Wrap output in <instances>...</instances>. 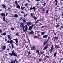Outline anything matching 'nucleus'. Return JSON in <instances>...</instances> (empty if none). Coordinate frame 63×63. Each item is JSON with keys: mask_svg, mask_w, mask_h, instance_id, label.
Listing matches in <instances>:
<instances>
[{"mask_svg": "<svg viewBox=\"0 0 63 63\" xmlns=\"http://www.w3.org/2000/svg\"><path fill=\"white\" fill-rule=\"evenodd\" d=\"M5 13L4 12L3 13H1L0 14V15L1 16H2L3 17L2 19L3 21H4L5 22H6V21L5 20Z\"/></svg>", "mask_w": 63, "mask_h": 63, "instance_id": "nucleus-1", "label": "nucleus"}, {"mask_svg": "<svg viewBox=\"0 0 63 63\" xmlns=\"http://www.w3.org/2000/svg\"><path fill=\"white\" fill-rule=\"evenodd\" d=\"M26 27V28H25ZM25 28V29L23 31L24 32H25V31H27V30H28V26H27V25H25V26H23L22 28V29H24V28Z\"/></svg>", "mask_w": 63, "mask_h": 63, "instance_id": "nucleus-2", "label": "nucleus"}, {"mask_svg": "<svg viewBox=\"0 0 63 63\" xmlns=\"http://www.w3.org/2000/svg\"><path fill=\"white\" fill-rule=\"evenodd\" d=\"M16 53L15 52V51L14 50H13L12 51V53H9V55L10 56H14V55Z\"/></svg>", "mask_w": 63, "mask_h": 63, "instance_id": "nucleus-3", "label": "nucleus"}, {"mask_svg": "<svg viewBox=\"0 0 63 63\" xmlns=\"http://www.w3.org/2000/svg\"><path fill=\"white\" fill-rule=\"evenodd\" d=\"M34 25L33 24L31 26H29V30H31L32 29H33V28L34 27Z\"/></svg>", "mask_w": 63, "mask_h": 63, "instance_id": "nucleus-4", "label": "nucleus"}, {"mask_svg": "<svg viewBox=\"0 0 63 63\" xmlns=\"http://www.w3.org/2000/svg\"><path fill=\"white\" fill-rule=\"evenodd\" d=\"M11 61L9 62V63H15V62L16 63H17V62H18V61H17V60L16 59H15V60L14 61H13V60L12 59Z\"/></svg>", "mask_w": 63, "mask_h": 63, "instance_id": "nucleus-5", "label": "nucleus"}, {"mask_svg": "<svg viewBox=\"0 0 63 63\" xmlns=\"http://www.w3.org/2000/svg\"><path fill=\"white\" fill-rule=\"evenodd\" d=\"M34 31H33V30H31V32H28V34H29V35H32V34H34Z\"/></svg>", "mask_w": 63, "mask_h": 63, "instance_id": "nucleus-6", "label": "nucleus"}, {"mask_svg": "<svg viewBox=\"0 0 63 63\" xmlns=\"http://www.w3.org/2000/svg\"><path fill=\"white\" fill-rule=\"evenodd\" d=\"M13 40L16 41V43H17L16 44V45L17 46L18 45V39L17 38H16V39H13Z\"/></svg>", "mask_w": 63, "mask_h": 63, "instance_id": "nucleus-7", "label": "nucleus"}, {"mask_svg": "<svg viewBox=\"0 0 63 63\" xmlns=\"http://www.w3.org/2000/svg\"><path fill=\"white\" fill-rule=\"evenodd\" d=\"M13 40H11L10 41V45L11 46H12V48H14V45H13Z\"/></svg>", "mask_w": 63, "mask_h": 63, "instance_id": "nucleus-8", "label": "nucleus"}, {"mask_svg": "<svg viewBox=\"0 0 63 63\" xmlns=\"http://www.w3.org/2000/svg\"><path fill=\"white\" fill-rule=\"evenodd\" d=\"M6 47L5 46H3L2 47V50H1V51H3V50H5L6 49Z\"/></svg>", "mask_w": 63, "mask_h": 63, "instance_id": "nucleus-9", "label": "nucleus"}, {"mask_svg": "<svg viewBox=\"0 0 63 63\" xmlns=\"http://www.w3.org/2000/svg\"><path fill=\"white\" fill-rule=\"evenodd\" d=\"M34 10V11H36V8L34 7L32 8V7L31 6L30 9V10Z\"/></svg>", "mask_w": 63, "mask_h": 63, "instance_id": "nucleus-10", "label": "nucleus"}, {"mask_svg": "<svg viewBox=\"0 0 63 63\" xmlns=\"http://www.w3.org/2000/svg\"><path fill=\"white\" fill-rule=\"evenodd\" d=\"M8 38L9 40H11L12 39V37H11V34L8 36Z\"/></svg>", "mask_w": 63, "mask_h": 63, "instance_id": "nucleus-11", "label": "nucleus"}, {"mask_svg": "<svg viewBox=\"0 0 63 63\" xmlns=\"http://www.w3.org/2000/svg\"><path fill=\"white\" fill-rule=\"evenodd\" d=\"M53 45H52L51 46V49H50V53H52V51L53 50Z\"/></svg>", "mask_w": 63, "mask_h": 63, "instance_id": "nucleus-12", "label": "nucleus"}, {"mask_svg": "<svg viewBox=\"0 0 63 63\" xmlns=\"http://www.w3.org/2000/svg\"><path fill=\"white\" fill-rule=\"evenodd\" d=\"M32 25V23L31 22H28L27 23V26H30Z\"/></svg>", "mask_w": 63, "mask_h": 63, "instance_id": "nucleus-13", "label": "nucleus"}, {"mask_svg": "<svg viewBox=\"0 0 63 63\" xmlns=\"http://www.w3.org/2000/svg\"><path fill=\"white\" fill-rule=\"evenodd\" d=\"M31 48L32 50H35L36 49V47L35 46H33Z\"/></svg>", "mask_w": 63, "mask_h": 63, "instance_id": "nucleus-14", "label": "nucleus"}, {"mask_svg": "<svg viewBox=\"0 0 63 63\" xmlns=\"http://www.w3.org/2000/svg\"><path fill=\"white\" fill-rule=\"evenodd\" d=\"M1 5L2 6L3 8H4V9H5V8H6V6L4 4H1Z\"/></svg>", "mask_w": 63, "mask_h": 63, "instance_id": "nucleus-15", "label": "nucleus"}, {"mask_svg": "<svg viewBox=\"0 0 63 63\" xmlns=\"http://www.w3.org/2000/svg\"><path fill=\"white\" fill-rule=\"evenodd\" d=\"M41 9L43 11V12H45L46 11V9H45V8H44L43 7H42L41 8Z\"/></svg>", "mask_w": 63, "mask_h": 63, "instance_id": "nucleus-16", "label": "nucleus"}, {"mask_svg": "<svg viewBox=\"0 0 63 63\" xmlns=\"http://www.w3.org/2000/svg\"><path fill=\"white\" fill-rule=\"evenodd\" d=\"M20 24H21L20 25V27H23V23L21 22Z\"/></svg>", "mask_w": 63, "mask_h": 63, "instance_id": "nucleus-17", "label": "nucleus"}, {"mask_svg": "<svg viewBox=\"0 0 63 63\" xmlns=\"http://www.w3.org/2000/svg\"><path fill=\"white\" fill-rule=\"evenodd\" d=\"M47 35H45L43 36V38H47Z\"/></svg>", "mask_w": 63, "mask_h": 63, "instance_id": "nucleus-18", "label": "nucleus"}, {"mask_svg": "<svg viewBox=\"0 0 63 63\" xmlns=\"http://www.w3.org/2000/svg\"><path fill=\"white\" fill-rule=\"evenodd\" d=\"M16 5V8H17V9H20V6L19 5L17 4V5Z\"/></svg>", "mask_w": 63, "mask_h": 63, "instance_id": "nucleus-19", "label": "nucleus"}, {"mask_svg": "<svg viewBox=\"0 0 63 63\" xmlns=\"http://www.w3.org/2000/svg\"><path fill=\"white\" fill-rule=\"evenodd\" d=\"M18 17V15H17V14H16L14 16V17Z\"/></svg>", "mask_w": 63, "mask_h": 63, "instance_id": "nucleus-20", "label": "nucleus"}, {"mask_svg": "<svg viewBox=\"0 0 63 63\" xmlns=\"http://www.w3.org/2000/svg\"><path fill=\"white\" fill-rule=\"evenodd\" d=\"M54 42H55V40H58V38L57 37H54Z\"/></svg>", "mask_w": 63, "mask_h": 63, "instance_id": "nucleus-21", "label": "nucleus"}, {"mask_svg": "<svg viewBox=\"0 0 63 63\" xmlns=\"http://www.w3.org/2000/svg\"><path fill=\"white\" fill-rule=\"evenodd\" d=\"M30 15L31 17H32V18H33V16H34V14L32 13Z\"/></svg>", "mask_w": 63, "mask_h": 63, "instance_id": "nucleus-22", "label": "nucleus"}, {"mask_svg": "<svg viewBox=\"0 0 63 63\" xmlns=\"http://www.w3.org/2000/svg\"><path fill=\"white\" fill-rule=\"evenodd\" d=\"M56 54H57V52H54V56L55 57L56 56Z\"/></svg>", "mask_w": 63, "mask_h": 63, "instance_id": "nucleus-23", "label": "nucleus"}, {"mask_svg": "<svg viewBox=\"0 0 63 63\" xmlns=\"http://www.w3.org/2000/svg\"><path fill=\"white\" fill-rule=\"evenodd\" d=\"M25 8V7H21V8L20 9L21 10H23V9H24Z\"/></svg>", "mask_w": 63, "mask_h": 63, "instance_id": "nucleus-24", "label": "nucleus"}, {"mask_svg": "<svg viewBox=\"0 0 63 63\" xmlns=\"http://www.w3.org/2000/svg\"><path fill=\"white\" fill-rule=\"evenodd\" d=\"M55 48L58 49L59 48V46L58 45H56L55 46Z\"/></svg>", "mask_w": 63, "mask_h": 63, "instance_id": "nucleus-25", "label": "nucleus"}, {"mask_svg": "<svg viewBox=\"0 0 63 63\" xmlns=\"http://www.w3.org/2000/svg\"><path fill=\"white\" fill-rule=\"evenodd\" d=\"M46 41H44V44H43V46H45V45H46V44H47L46 43Z\"/></svg>", "mask_w": 63, "mask_h": 63, "instance_id": "nucleus-26", "label": "nucleus"}, {"mask_svg": "<svg viewBox=\"0 0 63 63\" xmlns=\"http://www.w3.org/2000/svg\"><path fill=\"white\" fill-rule=\"evenodd\" d=\"M28 5H29V3H26L25 4V7H26V6H28Z\"/></svg>", "mask_w": 63, "mask_h": 63, "instance_id": "nucleus-27", "label": "nucleus"}, {"mask_svg": "<svg viewBox=\"0 0 63 63\" xmlns=\"http://www.w3.org/2000/svg\"><path fill=\"white\" fill-rule=\"evenodd\" d=\"M55 2H56L55 5H57V3H58V1H57V0H55Z\"/></svg>", "mask_w": 63, "mask_h": 63, "instance_id": "nucleus-28", "label": "nucleus"}, {"mask_svg": "<svg viewBox=\"0 0 63 63\" xmlns=\"http://www.w3.org/2000/svg\"><path fill=\"white\" fill-rule=\"evenodd\" d=\"M33 18H34V19H35V20H36L37 19V18L36 17H35V16H33Z\"/></svg>", "mask_w": 63, "mask_h": 63, "instance_id": "nucleus-29", "label": "nucleus"}, {"mask_svg": "<svg viewBox=\"0 0 63 63\" xmlns=\"http://www.w3.org/2000/svg\"><path fill=\"white\" fill-rule=\"evenodd\" d=\"M24 20H23V22L24 23H26V19H25V18H24Z\"/></svg>", "mask_w": 63, "mask_h": 63, "instance_id": "nucleus-30", "label": "nucleus"}, {"mask_svg": "<svg viewBox=\"0 0 63 63\" xmlns=\"http://www.w3.org/2000/svg\"><path fill=\"white\" fill-rule=\"evenodd\" d=\"M55 27L56 28H57V27H59V24H57V25L56 26H55Z\"/></svg>", "mask_w": 63, "mask_h": 63, "instance_id": "nucleus-31", "label": "nucleus"}, {"mask_svg": "<svg viewBox=\"0 0 63 63\" xmlns=\"http://www.w3.org/2000/svg\"><path fill=\"white\" fill-rule=\"evenodd\" d=\"M50 37H48V39L47 40V41L48 42V41H49V39H50Z\"/></svg>", "mask_w": 63, "mask_h": 63, "instance_id": "nucleus-32", "label": "nucleus"}, {"mask_svg": "<svg viewBox=\"0 0 63 63\" xmlns=\"http://www.w3.org/2000/svg\"><path fill=\"white\" fill-rule=\"evenodd\" d=\"M14 56H15V57H17V55L16 54V53H15V54H14Z\"/></svg>", "mask_w": 63, "mask_h": 63, "instance_id": "nucleus-33", "label": "nucleus"}, {"mask_svg": "<svg viewBox=\"0 0 63 63\" xmlns=\"http://www.w3.org/2000/svg\"><path fill=\"white\" fill-rule=\"evenodd\" d=\"M39 61H40L41 62H42L43 61V59L41 58H40L39 59Z\"/></svg>", "mask_w": 63, "mask_h": 63, "instance_id": "nucleus-34", "label": "nucleus"}, {"mask_svg": "<svg viewBox=\"0 0 63 63\" xmlns=\"http://www.w3.org/2000/svg\"><path fill=\"white\" fill-rule=\"evenodd\" d=\"M15 2L16 5H18V4H17V0H16V1H15Z\"/></svg>", "mask_w": 63, "mask_h": 63, "instance_id": "nucleus-35", "label": "nucleus"}, {"mask_svg": "<svg viewBox=\"0 0 63 63\" xmlns=\"http://www.w3.org/2000/svg\"><path fill=\"white\" fill-rule=\"evenodd\" d=\"M47 46H46L45 47H44V49H46L47 48Z\"/></svg>", "mask_w": 63, "mask_h": 63, "instance_id": "nucleus-36", "label": "nucleus"}, {"mask_svg": "<svg viewBox=\"0 0 63 63\" xmlns=\"http://www.w3.org/2000/svg\"><path fill=\"white\" fill-rule=\"evenodd\" d=\"M45 33V32H41V34L42 35H44Z\"/></svg>", "mask_w": 63, "mask_h": 63, "instance_id": "nucleus-37", "label": "nucleus"}, {"mask_svg": "<svg viewBox=\"0 0 63 63\" xmlns=\"http://www.w3.org/2000/svg\"><path fill=\"white\" fill-rule=\"evenodd\" d=\"M27 16V14H24V17H26V16Z\"/></svg>", "mask_w": 63, "mask_h": 63, "instance_id": "nucleus-38", "label": "nucleus"}, {"mask_svg": "<svg viewBox=\"0 0 63 63\" xmlns=\"http://www.w3.org/2000/svg\"><path fill=\"white\" fill-rule=\"evenodd\" d=\"M48 10H47L46 11V13H47V14H48Z\"/></svg>", "mask_w": 63, "mask_h": 63, "instance_id": "nucleus-39", "label": "nucleus"}, {"mask_svg": "<svg viewBox=\"0 0 63 63\" xmlns=\"http://www.w3.org/2000/svg\"><path fill=\"white\" fill-rule=\"evenodd\" d=\"M11 30H15V28H14V27H12L11 28Z\"/></svg>", "mask_w": 63, "mask_h": 63, "instance_id": "nucleus-40", "label": "nucleus"}, {"mask_svg": "<svg viewBox=\"0 0 63 63\" xmlns=\"http://www.w3.org/2000/svg\"><path fill=\"white\" fill-rule=\"evenodd\" d=\"M40 53L41 54H44V52L42 51Z\"/></svg>", "mask_w": 63, "mask_h": 63, "instance_id": "nucleus-41", "label": "nucleus"}, {"mask_svg": "<svg viewBox=\"0 0 63 63\" xmlns=\"http://www.w3.org/2000/svg\"><path fill=\"white\" fill-rule=\"evenodd\" d=\"M36 52H37V53L38 52H39V50H36Z\"/></svg>", "mask_w": 63, "mask_h": 63, "instance_id": "nucleus-42", "label": "nucleus"}, {"mask_svg": "<svg viewBox=\"0 0 63 63\" xmlns=\"http://www.w3.org/2000/svg\"><path fill=\"white\" fill-rule=\"evenodd\" d=\"M39 21V20H37V21H36L35 23V24H36L37 23V22H38V21Z\"/></svg>", "mask_w": 63, "mask_h": 63, "instance_id": "nucleus-43", "label": "nucleus"}, {"mask_svg": "<svg viewBox=\"0 0 63 63\" xmlns=\"http://www.w3.org/2000/svg\"><path fill=\"white\" fill-rule=\"evenodd\" d=\"M21 13L22 14H25L24 12H23V11H22Z\"/></svg>", "mask_w": 63, "mask_h": 63, "instance_id": "nucleus-44", "label": "nucleus"}, {"mask_svg": "<svg viewBox=\"0 0 63 63\" xmlns=\"http://www.w3.org/2000/svg\"><path fill=\"white\" fill-rule=\"evenodd\" d=\"M18 32L17 33H16V34H15V35H16V36H18Z\"/></svg>", "mask_w": 63, "mask_h": 63, "instance_id": "nucleus-45", "label": "nucleus"}, {"mask_svg": "<svg viewBox=\"0 0 63 63\" xmlns=\"http://www.w3.org/2000/svg\"><path fill=\"white\" fill-rule=\"evenodd\" d=\"M27 52L28 54H31V53H30V51H27Z\"/></svg>", "mask_w": 63, "mask_h": 63, "instance_id": "nucleus-46", "label": "nucleus"}, {"mask_svg": "<svg viewBox=\"0 0 63 63\" xmlns=\"http://www.w3.org/2000/svg\"><path fill=\"white\" fill-rule=\"evenodd\" d=\"M45 26H42L41 28V29H42V28H44V27H45Z\"/></svg>", "mask_w": 63, "mask_h": 63, "instance_id": "nucleus-47", "label": "nucleus"}, {"mask_svg": "<svg viewBox=\"0 0 63 63\" xmlns=\"http://www.w3.org/2000/svg\"><path fill=\"white\" fill-rule=\"evenodd\" d=\"M37 37L36 36H34V37L33 38H34V39H36V38H37Z\"/></svg>", "mask_w": 63, "mask_h": 63, "instance_id": "nucleus-48", "label": "nucleus"}, {"mask_svg": "<svg viewBox=\"0 0 63 63\" xmlns=\"http://www.w3.org/2000/svg\"><path fill=\"white\" fill-rule=\"evenodd\" d=\"M3 34H4V35H6L7 34V33L6 32H5L4 33H3Z\"/></svg>", "mask_w": 63, "mask_h": 63, "instance_id": "nucleus-49", "label": "nucleus"}, {"mask_svg": "<svg viewBox=\"0 0 63 63\" xmlns=\"http://www.w3.org/2000/svg\"><path fill=\"white\" fill-rule=\"evenodd\" d=\"M43 5H44V6H46V3H44Z\"/></svg>", "mask_w": 63, "mask_h": 63, "instance_id": "nucleus-50", "label": "nucleus"}, {"mask_svg": "<svg viewBox=\"0 0 63 63\" xmlns=\"http://www.w3.org/2000/svg\"><path fill=\"white\" fill-rule=\"evenodd\" d=\"M46 59H47V58H45L44 59V61H46Z\"/></svg>", "mask_w": 63, "mask_h": 63, "instance_id": "nucleus-51", "label": "nucleus"}, {"mask_svg": "<svg viewBox=\"0 0 63 63\" xmlns=\"http://www.w3.org/2000/svg\"><path fill=\"white\" fill-rule=\"evenodd\" d=\"M58 18H57V17H56V19H55V20H56V21H57V20H58Z\"/></svg>", "mask_w": 63, "mask_h": 63, "instance_id": "nucleus-52", "label": "nucleus"}, {"mask_svg": "<svg viewBox=\"0 0 63 63\" xmlns=\"http://www.w3.org/2000/svg\"><path fill=\"white\" fill-rule=\"evenodd\" d=\"M7 43H10V41L8 40V41H7Z\"/></svg>", "mask_w": 63, "mask_h": 63, "instance_id": "nucleus-53", "label": "nucleus"}, {"mask_svg": "<svg viewBox=\"0 0 63 63\" xmlns=\"http://www.w3.org/2000/svg\"><path fill=\"white\" fill-rule=\"evenodd\" d=\"M48 56H45L46 57H47V58H48Z\"/></svg>", "mask_w": 63, "mask_h": 63, "instance_id": "nucleus-54", "label": "nucleus"}, {"mask_svg": "<svg viewBox=\"0 0 63 63\" xmlns=\"http://www.w3.org/2000/svg\"><path fill=\"white\" fill-rule=\"evenodd\" d=\"M60 27H61V28H63V26H61V27L60 26Z\"/></svg>", "mask_w": 63, "mask_h": 63, "instance_id": "nucleus-55", "label": "nucleus"}, {"mask_svg": "<svg viewBox=\"0 0 63 63\" xmlns=\"http://www.w3.org/2000/svg\"><path fill=\"white\" fill-rule=\"evenodd\" d=\"M2 24H3L4 25H5V22H3L2 23Z\"/></svg>", "mask_w": 63, "mask_h": 63, "instance_id": "nucleus-56", "label": "nucleus"}, {"mask_svg": "<svg viewBox=\"0 0 63 63\" xmlns=\"http://www.w3.org/2000/svg\"><path fill=\"white\" fill-rule=\"evenodd\" d=\"M61 37L62 38H63V35L62 34V35H61Z\"/></svg>", "mask_w": 63, "mask_h": 63, "instance_id": "nucleus-57", "label": "nucleus"}, {"mask_svg": "<svg viewBox=\"0 0 63 63\" xmlns=\"http://www.w3.org/2000/svg\"><path fill=\"white\" fill-rule=\"evenodd\" d=\"M56 33H57V32H56V33H55V34H54V35H55V36H56Z\"/></svg>", "mask_w": 63, "mask_h": 63, "instance_id": "nucleus-58", "label": "nucleus"}, {"mask_svg": "<svg viewBox=\"0 0 63 63\" xmlns=\"http://www.w3.org/2000/svg\"><path fill=\"white\" fill-rule=\"evenodd\" d=\"M3 35H4V33H2L1 34V36H3Z\"/></svg>", "mask_w": 63, "mask_h": 63, "instance_id": "nucleus-59", "label": "nucleus"}, {"mask_svg": "<svg viewBox=\"0 0 63 63\" xmlns=\"http://www.w3.org/2000/svg\"><path fill=\"white\" fill-rule=\"evenodd\" d=\"M7 50H9V48H7Z\"/></svg>", "mask_w": 63, "mask_h": 63, "instance_id": "nucleus-60", "label": "nucleus"}, {"mask_svg": "<svg viewBox=\"0 0 63 63\" xmlns=\"http://www.w3.org/2000/svg\"><path fill=\"white\" fill-rule=\"evenodd\" d=\"M8 10H10V7H9L8 8Z\"/></svg>", "mask_w": 63, "mask_h": 63, "instance_id": "nucleus-61", "label": "nucleus"}, {"mask_svg": "<svg viewBox=\"0 0 63 63\" xmlns=\"http://www.w3.org/2000/svg\"><path fill=\"white\" fill-rule=\"evenodd\" d=\"M2 32V30H0V32L1 33Z\"/></svg>", "mask_w": 63, "mask_h": 63, "instance_id": "nucleus-62", "label": "nucleus"}, {"mask_svg": "<svg viewBox=\"0 0 63 63\" xmlns=\"http://www.w3.org/2000/svg\"><path fill=\"white\" fill-rule=\"evenodd\" d=\"M37 53H38V54L39 55H40L39 52H37Z\"/></svg>", "mask_w": 63, "mask_h": 63, "instance_id": "nucleus-63", "label": "nucleus"}, {"mask_svg": "<svg viewBox=\"0 0 63 63\" xmlns=\"http://www.w3.org/2000/svg\"><path fill=\"white\" fill-rule=\"evenodd\" d=\"M6 16H8V13H6Z\"/></svg>", "mask_w": 63, "mask_h": 63, "instance_id": "nucleus-64", "label": "nucleus"}]
</instances>
